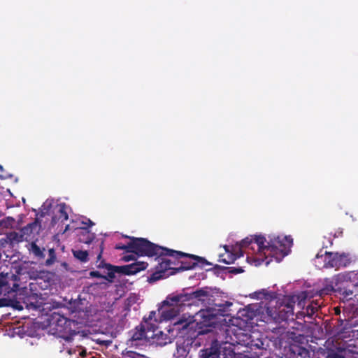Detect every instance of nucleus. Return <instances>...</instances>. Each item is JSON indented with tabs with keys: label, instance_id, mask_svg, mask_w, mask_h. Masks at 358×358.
<instances>
[{
	"label": "nucleus",
	"instance_id": "obj_1",
	"mask_svg": "<svg viewBox=\"0 0 358 358\" xmlns=\"http://www.w3.org/2000/svg\"><path fill=\"white\" fill-rule=\"evenodd\" d=\"M201 303L206 309L200 310L196 315L201 318L200 323L206 327H214L217 323V316L228 315L229 308L233 305L230 301L217 302L212 290L208 287L196 289L194 292L177 294H169L162 302V306L158 310L164 320H169L176 317L186 305L196 303Z\"/></svg>",
	"mask_w": 358,
	"mask_h": 358
},
{
	"label": "nucleus",
	"instance_id": "obj_2",
	"mask_svg": "<svg viewBox=\"0 0 358 358\" xmlns=\"http://www.w3.org/2000/svg\"><path fill=\"white\" fill-rule=\"evenodd\" d=\"M124 237L133 240L132 253L138 256L157 257V255H162L163 252L178 254L176 252L172 251V249L161 247L144 238H136L129 236H124Z\"/></svg>",
	"mask_w": 358,
	"mask_h": 358
},
{
	"label": "nucleus",
	"instance_id": "obj_3",
	"mask_svg": "<svg viewBox=\"0 0 358 358\" xmlns=\"http://www.w3.org/2000/svg\"><path fill=\"white\" fill-rule=\"evenodd\" d=\"M292 245L293 239L291 236H278L271 238L268 241V257L271 259L274 258L277 262H280L288 255Z\"/></svg>",
	"mask_w": 358,
	"mask_h": 358
},
{
	"label": "nucleus",
	"instance_id": "obj_4",
	"mask_svg": "<svg viewBox=\"0 0 358 358\" xmlns=\"http://www.w3.org/2000/svg\"><path fill=\"white\" fill-rule=\"evenodd\" d=\"M336 292L348 297L353 294V288L358 287V272L349 271L338 273L334 277Z\"/></svg>",
	"mask_w": 358,
	"mask_h": 358
},
{
	"label": "nucleus",
	"instance_id": "obj_5",
	"mask_svg": "<svg viewBox=\"0 0 358 358\" xmlns=\"http://www.w3.org/2000/svg\"><path fill=\"white\" fill-rule=\"evenodd\" d=\"M148 264L144 262H136L124 266H113L110 264L106 263L104 260H102L97 265V267L99 268H105L108 270V277L110 280H114L115 278V273L126 275H131L145 270Z\"/></svg>",
	"mask_w": 358,
	"mask_h": 358
},
{
	"label": "nucleus",
	"instance_id": "obj_6",
	"mask_svg": "<svg viewBox=\"0 0 358 358\" xmlns=\"http://www.w3.org/2000/svg\"><path fill=\"white\" fill-rule=\"evenodd\" d=\"M172 251L176 252L179 254L176 255L171 252H163L162 255H157L159 261V267L164 269L165 271L169 270L176 271V268H178L179 265V260L184 257L194 258L203 262H206V259L201 257L174 250H172Z\"/></svg>",
	"mask_w": 358,
	"mask_h": 358
},
{
	"label": "nucleus",
	"instance_id": "obj_7",
	"mask_svg": "<svg viewBox=\"0 0 358 358\" xmlns=\"http://www.w3.org/2000/svg\"><path fill=\"white\" fill-rule=\"evenodd\" d=\"M322 259L324 264L323 268H336V269L341 267H346L350 264V261L345 254H339L338 252H331L325 251L322 253L321 250L315 256V261H319Z\"/></svg>",
	"mask_w": 358,
	"mask_h": 358
},
{
	"label": "nucleus",
	"instance_id": "obj_8",
	"mask_svg": "<svg viewBox=\"0 0 358 358\" xmlns=\"http://www.w3.org/2000/svg\"><path fill=\"white\" fill-rule=\"evenodd\" d=\"M20 278L15 274L0 273V295L15 297L19 289L17 281Z\"/></svg>",
	"mask_w": 358,
	"mask_h": 358
},
{
	"label": "nucleus",
	"instance_id": "obj_9",
	"mask_svg": "<svg viewBox=\"0 0 358 358\" xmlns=\"http://www.w3.org/2000/svg\"><path fill=\"white\" fill-rule=\"evenodd\" d=\"M104 241L103 240H96L94 243V246L92 247V250L88 252L87 250H73L72 252L75 258L80 260L81 262H87L89 260L88 256L90 255H93L94 254H97V262H101L103 259L102 254L104 249Z\"/></svg>",
	"mask_w": 358,
	"mask_h": 358
},
{
	"label": "nucleus",
	"instance_id": "obj_10",
	"mask_svg": "<svg viewBox=\"0 0 358 358\" xmlns=\"http://www.w3.org/2000/svg\"><path fill=\"white\" fill-rule=\"evenodd\" d=\"M266 242V238L263 236L255 235L253 237V244H256L257 246V252L255 254V261L258 264L265 262L268 265L271 261V259L268 260L269 251L267 250L268 244L265 245Z\"/></svg>",
	"mask_w": 358,
	"mask_h": 358
},
{
	"label": "nucleus",
	"instance_id": "obj_11",
	"mask_svg": "<svg viewBox=\"0 0 358 358\" xmlns=\"http://www.w3.org/2000/svg\"><path fill=\"white\" fill-rule=\"evenodd\" d=\"M210 264L206 259L205 262H203L197 259L184 257L179 260L178 268H176V271H171V274L173 275L180 271L193 269L196 266L203 268L205 265Z\"/></svg>",
	"mask_w": 358,
	"mask_h": 358
},
{
	"label": "nucleus",
	"instance_id": "obj_12",
	"mask_svg": "<svg viewBox=\"0 0 358 358\" xmlns=\"http://www.w3.org/2000/svg\"><path fill=\"white\" fill-rule=\"evenodd\" d=\"M41 229V224L38 219L28 224L27 226L21 229L24 241H31L34 239L38 235Z\"/></svg>",
	"mask_w": 358,
	"mask_h": 358
},
{
	"label": "nucleus",
	"instance_id": "obj_13",
	"mask_svg": "<svg viewBox=\"0 0 358 358\" xmlns=\"http://www.w3.org/2000/svg\"><path fill=\"white\" fill-rule=\"evenodd\" d=\"M141 325H143L145 331H146L147 341L151 342V340L156 338V331H157V320H155L154 322L148 321L146 317H144Z\"/></svg>",
	"mask_w": 358,
	"mask_h": 358
},
{
	"label": "nucleus",
	"instance_id": "obj_14",
	"mask_svg": "<svg viewBox=\"0 0 358 358\" xmlns=\"http://www.w3.org/2000/svg\"><path fill=\"white\" fill-rule=\"evenodd\" d=\"M220 346L217 341L212 343L209 348H206L200 351L199 358H220Z\"/></svg>",
	"mask_w": 358,
	"mask_h": 358
},
{
	"label": "nucleus",
	"instance_id": "obj_15",
	"mask_svg": "<svg viewBox=\"0 0 358 358\" xmlns=\"http://www.w3.org/2000/svg\"><path fill=\"white\" fill-rule=\"evenodd\" d=\"M245 345L252 350L264 349V343L260 337V334L258 333H253L252 334H250L247 339Z\"/></svg>",
	"mask_w": 358,
	"mask_h": 358
},
{
	"label": "nucleus",
	"instance_id": "obj_16",
	"mask_svg": "<svg viewBox=\"0 0 358 358\" xmlns=\"http://www.w3.org/2000/svg\"><path fill=\"white\" fill-rule=\"evenodd\" d=\"M78 241L80 243L90 244L95 239V234L88 227H80L77 231Z\"/></svg>",
	"mask_w": 358,
	"mask_h": 358
},
{
	"label": "nucleus",
	"instance_id": "obj_17",
	"mask_svg": "<svg viewBox=\"0 0 358 358\" xmlns=\"http://www.w3.org/2000/svg\"><path fill=\"white\" fill-rule=\"evenodd\" d=\"M251 298L258 300L271 301L277 298V293L275 292H271L266 289H262L256 291L250 294Z\"/></svg>",
	"mask_w": 358,
	"mask_h": 358
},
{
	"label": "nucleus",
	"instance_id": "obj_18",
	"mask_svg": "<svg viewBox=\"0 0 358 358\" xmlns=\"http://www.w3.org/2000/svg\"><path fill=\"white\" fill-rule=\"evenodd\" d=\"M334 292H336V289L335 281L333 278L332 279L326 278L324 280V287L318 290L317 293L320 296H323L325 295H330Z\"/></svg>",
	"mask_w": 358,
	"mask_h": 358
},
{
	"label": "nucleus",
	"instance_id": "obj_19",
	"mask_svg": "<svg viewBox=\"0 0 358 358\" xmlns=\"http://www.w3.org/2000/svg\"><path fill=\"white\" fill-rule=\"evenodd\" d=\"M23 236L24 235H22L21 231L20 233L16 231H12L8 233L6 237L1 238L0 241L1 242V245H3L4 243H9L12 245L15 243H20L24 241Z\"/></svg>",
	"mask_w": 358,
	"mask_h": 358
},
{
	"label": "nucleus",
	"instance_id": "obj_20",
	"mask_svg": "<svg viewBox=\"0 0 358 358\" xmlns=\"http://www.w3.org/2000/svg\"><path fill=\"white\" fill-rule=\"evenodd\" d=\"M131 340L132 341H138L145 340L147 341L146 331L144 329L143 325L141 324L135 327L131 332Z\"/></svg>",
	"mask_w": 358,
	"mask_h": 358
},
{
	"label": "nucleus",
	"instance_id": "obj_21",
	"mask_svg": "<svg viewBox=\"0 0 358 358\" xmlns=\"http://www.w3.org/2000/svg\"><path fill=\"white\" fill-rule=\"evenodd\" d=\"M29 250L38 260H42L45 258V248L39 247L34 241L30 243Z\"/></svg>",
	"mask_w": 358,
	"mask_h": 358
},
{
	"label": "nucleus",
	"instance_id": "obj_22",
	"mask_svg": "<svg viewBox=\"0 0 358 358\" xmlns=\"http://www.w3.org/2000/svg\"><path fill=\"white\" fill-rule=\"evenodd\" d=\"M224 249L227 252L226 257H224V255H221L220 257L219 262H223L227 264H230L234 262L235 260H236L238 257L243 255L242 253H241L240 255H238L237 253H234L229 251V247L227 245L224 246Z\"/></svg>",
	"mask_w": 358,
	"mask_h": 358
},
{
	"label": "nucleus",
	"instance_id": "obj_23",
	"mask_svg": "<svg viewBox=\"0 0 358 358\" xmlns=\"http://www.w3.org/2000/svg\"><path fill=\"white\" fill-rule=\"evenodd\" d=\"M294 301H289L287 304L282 306V309L280 310V313L284 320H287L289 316L294 315Z\"/></svg>",
	"mask_w": 358,
	"mask_h": 358
},
{
	"label": "nucleus",
	"instance_id": "obj_24",
	"mask_svg": "<svg viewBox=\"0 0 358 358\" xmlns=\"http://www.w3.org/2000/svg\"><path fill=\"white\" fill-rule=\"evenodd\" d=\"M158 270L155 272L152 273L150 277H148V282H155L162 278H166V276L171 275V273L169 274H166L164 269H162L161 268L157 266Z\"/></svg>",
	"mask_w": 358,
	"mask_h": 358
},
{
	"label": "nucleus",
	"instance_id": "obj_25",
	"mask_svg": "<svg viewBox=\"0 0 358 358\" xmlns=\"http://www.w3.org/2000/svg\"><path fill=\"white\" fill-rule=\"evenodd\" d=\"M15 224V220L13 217H6L0 222L1 226L5 228H13Z\"/></svg>",
	"mask_w": 358,
	"mask_h": 358
},
{
	"label": "nucleus",
	"instance_id": "obj_26",
	"mask_svg": "<svg viewBox=\"0 0 358 358\" xmlns=\"http://www.w3.org/2000/svg\"><path fill=\"white\" fill-rule=\"evenodd\" d=\"M57 259L56 252L54 248H50L48 250V258L45 260L46 266L52 265Z\"/></svg>",
	"mask_w": 358,
	"mask_h": 358
},
{
	"label": "nucleus",
	"instance_id": "obj_27",
	"mask_svg": "<svg viewBox=\"0 0 358 358\" xmlns=\"http://www.w3.org/2000/svg\"><path fill=\"white\" fill-rule=\"evenodd\" d=\"M116 250H125L127 252H131L133 250V240H130V241L127 244H117L115 247Z\"/></svg>",
	"mask_w": 358,
	"mask_h": 358
},
{
	"label": "nucleus",
	"instance_id": "obj_28",
	"mask_svg": "<svg viewBox=\"0 0 358 358\" xmlns=\"http://www.w3.org/2000/svg\"><path fill=\"white\" fill-rule=\"evenodd\" d=\"M252 245H253V237L252 238L246 237L245 238L243 239L240 242V244H239L240 248H248L250 245H251V249L254 250V247L252 246Z\"/></svg>",
	"mask_w": 358,
	"mask_h": 358
},
{
	"label": "nucleus",
	"instance_id": "obj_29",
	"mask_svg": "<svg viewBox=\"0 0 358 358\" xmlns=\"http://www.w3.org/2000/svg\"><path fill=\"white\" fill-rule=\"evenodd\" d=\"M156 338L155 340H151V343H157V345H164L166 343V342H162L160 341V339L164 336V333L157 328V331H156Z\"/></svg>",
	"mask_w": 358,
	"mask_h": 358
},
{
	"label": "nucleus",
	"instance_id": "obj_30",
	"mask_svg": "<svg viewBox=\"0 0 358 358\" xmlns=\"http://www.w3.org/2000/svg\"><path fill=\"white\" fill-rule=\"evenodd\" d=\"M59 219H61L62 222L69 219L68 213L66 211V205L64 203L59 206Z\"/></svg>",
	"mask_w": 358,
	"mask_h": 358
},
{
	"label": "nucleus",
	"instance_id": "obj_31",
	"mask_svg": "<svg viewBox=\"0 0 358 358\" xmlns=\"http://www.w3.org/2000/svg\"><path fill=\"white\" fill-rule=\"evenodd\" d=\"M90 276L97 278H103L105 279L110 282H113V280H110L108 277V272L107 273L106 275H102L97 271H93L90 273Z\"/></svg>",
	"mask_w": 358,
	"mask_h": 358
},
{
	"label": "nucleus",
	"instance_id": "obj_32",
	"mask_svg": "<svg viewBox=\"0 0 358 358\" xmlns=\"http://www.w3.org/2000/svg\"><path fill=\"white\" fill-rule=\"evenodd\" d=\"M14 300L10 298L0 299V307L13 306Z\"/></svg>",
	"mask_w": 358,
	"mask_h": 358
},
{
	"label": "nucleus",
	"instance_id": "obj_33",
	"mask_svg": "<svg viewBox=\"0 0 358 358\" xmlns=\"http://www.w3.org/2000/svg\"><path fill=\"white\" fill-rule=\"evenodd\" d=\"M229 269V272L233 274H238L243 272V269L241 267L236 268V267H229L227 268Z\"/></svg>",
	"mask_w": 358,
	"mask_h": 358
},
{
	"label": "nucleus",
	"instance_id": "obj_34",
	"mask_svg": "<svg viewBox=\"0 0 358 358\" xmlns=\"http://www.w3.org/2000/svg\"><path fill=\"white\" fill-rule=\"evenodd\" d=\"M155 317H156V311L152 310L150 313L149 316L148 317H146V319L148 321L154 322L155 320H157Z\"/></svg>",
	"mask_w": 358,
	"mask_h": 358
},
{
	"label": "nucleus",
	"instance_id": "obj_35",
	"mask_svg": "<svg viewBox=\"0 0 358 358\" xmlns=\"http://www.w3.org/2000/svg\"><path fill=\"white\" fill-rule=\"evenodd\" d=\"M135 257L133 255H125L122 257V260L124 262H129L131 260H134Z\"/></svg>",
	"mask_w": 358,
	"mask_h": 358
},
{
	"label": "nucleus",
	"instance_id": "obj_36",
	"mask_svg": "<svg viewBox=\"0 0 358 358\" xmlns=\"http://www.w3.org/2000/svg\"><path fill=\"white\" fill-rule=\"evenodd\" d=\"M316 310H317V307H314L313 306H308V307H307L308 314H313Z\"/></svg>",
	"mask_w": 358,
	"mask_h": 358
},
{
	"label": "nucleus",
	"instance_id": "obj_37",
	"mask_svg": "<svg viewBox=\"0 0 358 358\" xmlns=\"http://www.w3.org/2000/svg\"><path fill=\"white\" fill-rule=\"evenodd\" d=\"M97 343L101 345H104L106 346L109 345L111 343L110 341H101L99 339L97 340Z\"/></svg>",
	"mask_w": 358,
	"mask_h": 358
},
{
	"label": "nucleus",
	"instance_id": "obj_38",
	"mask_svg": "<svg viewBox=\"0 0 358 358\" xmlns=\"http://www.w3.org/2000/svg\"><path fill=\"white\" fill-rule=\"evenodd\" d=\"M328 358H345L343 356L340 355L338 354H334L332 355H329Z\"/></svg>",
	"mask_w": 358,
	"mask_h": 358
},
{
	"label": "nucleus",
	"instance_id": "obj_39",
	"mask_svg": "<svg viewBox=\"0 0 358 358\" xmlns=\"http://www.w3.org/2000/svg\"><path fill=\"white\" fill-rule=\"evenodd\" d=\"M83 224H87L88 227H92L94 224V223L90 220H87V222H83Z\"/></svg>",
	"mask_w": 358,
	"mask_h": 358
},
{
	"label": "nucleus",
	"instance_id": "obj_40",
	"mask_svg": "<svg viewBox=\"0 0 358 358\" xmlns=\"http://www.w3.org/2000/svg\"><path fill=\"white\" fill-rule=\"evenodd\" d=\"M3 172V166L0 165V178H4Z\"/></svg>",
	"mask_w": 358,
	"mask_h": 358
},
{
	"label": "nucleus",
	"instance_id": "obj_41",
	"mask_svg": "<svg viewBox=\"0 0 358 358\" xmlns=\"http://www.w3.org/2000/svg\"><path fill=\"white\" fill-rule=\"evenodd\" d=\"M334 312H335L336 315H340V313H341L340 308L338 307L334 308Z\"/></svg>",
	"mask_w": 358,
	"mask_h": 358
},
{
	"label": "nucleus",
	"instance_id": "obj_42",
	"mask_svg": "<svg viewBox=\"0 0 358 358\" xmlns=\"http://www.w3.org/2000/svg\"><path fill=\"white\" fill-rule=\"evenodd\" d=\"M211 331V329H207L206 330H201L199 332V334H206V333H208V332H210Z\"/></svg>",
	"mask_w": 358,
	"mask_h": 358
},
{
	"label": "nucleus",
	"instance_id": "obj_43",
	"mask_svg": "<svg viewBox=\"0 0 358 358\" xmlns=\"http://www.w3.org/2000/svg\"><path fill=\"white\" fill-rule=\"evenodd\" d=\"M29 305L31 306H34L35 308L39 307V306L38 304H35L33 302H30Z\"/></svg>",
	"mask_w": 358,
	"mask_h": 358
},
{
	"label": "nucleus",
	"instance_id": "obj_44",
	"mask_svg": "<svg viewBox=\"0 0 358 358\" xmlns=\"http://www.w3.org/2000/svg\"><path fill=\"white\" fill-rule=\"evenodd\" d=\"M338 322L339 323L340 326H342L343 323V320L342 319H338Z\"/></svg>",
	"mask_w": 358,
	"mask_h": 358
},
{
	"label": "nucleus",
	"instance_id": "obj_45",
	"mask_svg": "<svg viewBox=\"0 0 358 358\" xmlns=\"http://www.w3.org/2000/svg\"><path fill=\"white\" fill-rule=\"evenodd\" d=\"M230 331H231V329H227L226 331H225V333H226L227 335H229Z\"/></svg>",
	"mask_w": 358,
	"mask_h": 358
},
{
	"label": "nucleus",
	"instance_id": "obj_46",
	"mask_svg": "<svg viewBox=\"0 0 358 358\" xmlns=\"http://www.w3.org/2000/svg\"><path fill=\"white\" fill-rule=\"evenodd\" d=\"M36 294H33L32 296H29V298L33 297L34 299H36Z\"/></svg>",
	"mask_w": 358,
	"mask_h": 358
}]
</instances>
